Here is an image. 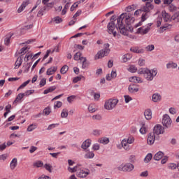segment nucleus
Here are the masks:
<instances>
[{
	"label": "nucleus",
	"instance_id": "nucleus-1",
	"mask_svg": "<svg viewBox=\"0 0 179 179\" xmlns=\"http://www.w3.org/2000/svg\"><path fill=\"white\" fill-rule=\"evenodd\" d=\"M117 22L122 23V24L131 26V24H133V23L135 22V17L127 15V13H122L118 17Z\"/></svg>",
	"mask_w": 179,
	"mask_h": 179
},
{
	"label": "nucleus",
	"instance_id": "nucleus-2",
	"mask_svg": "<svg viewBox=\"0 0 179 179\" xmlns=\"http://www.w3.org/2000/svg\"><path fill=\"white\" fill-rule=\"evenodd\" d=\"M120 101L117 99H109L105 101L104 108L105 110H108V111H111V110H114Z\"/></svg>",
	"mask_w": 179,
	"mask_h": 179
},
{
	"label": "nucleus",
	"instance_id": "nucleus-3",
	"mask_svg": "<svg viewBox=\"0 0 179 179\" xmlns=\"http://www.w3.org/2000/svg\"><path fill=\"white\" fill-rule=\"evenodd\" d=\"M110 44L106 43L104 45V48L101 50L98 51L94 57V59H101V58H104V57H107V55L110 54Z\"/></svg>",
	"mask_w": 179,
	"mask_h": 179
},
{
	"label": "nucleus",
	"instance_id": "nucleus-4",
	"mask_svg": "<svg viewBox=\"0 0 179 179\" xmlns=\"http://www.w3.org/2000/svg\"><path fill=\"white\" fill-rule=\"evenodd\" d=\"M156 75H157V69H147L144 78L145 79H146V80H148V82H152V80L155 79V77L156 76Z\"/></svg>",
	"mask_w": 179,
	"mask_h": 179
},
{
	"label": "nucleus",
	"instance_id": "nucleus-5",
	"mask_svg": "<svg viewBox=\"0 0 179 179\" xmlns=\"http://www.w3.org/2000/svg\"><path fill=\"white\" fill-rule=\"evenodd\" d=\"M134 169H135V166L131 163L122 164L117 167V170H119V171H124L128 173L132 171Z\"/></svg>",
	"mask_w": 179,
	"mask_h": 179
},
{
	"label": "nucleus",
	"instance_id": "nucleus-6",
	"mask_svg": "<svg viewBox=\"0 0 179 179\" xmlns=\"http://www.w3.org/2000/svg\"><path fill=\"white\" fill-rule=\"evenodd\" d=\"M90 176V169L87 168H80L77 171V177L79 178H86Z\"/></svg>",
	"mask_w": 179,
	"mask_h": 179
},
{
	"label": "nucleus",
	"instance_id": "nucleus-7",
	"mask_svg": "<svg viewBox=\"0 0 179 179\" xmlns=\"http://www.w3.org/2000/svg\"><path fill=\"white\" fill-rule=\"evenodd\" d=\"M152 27V24H148L145 26L139 27L137 29L136 34H141V36H145V34H148L149 31H150V29Z\"/></svg>",
	"mask_w": 179,
	"mask_h": 179
},
{
	"label": "nucleus",
	"instance_id": "nucleus-8",
	"mask_svg": "<svg viewBox=\"0 0 179 179\" xmlns=\"http://www.w3.org/2000/svg\"><path fill=\"white\" fill-rule=\"evenodd\" d=\"M171 124H173V120H171L170 115L167 114L164 115L162 118V124L164 127H165V128H170Z\"/></svg>",
	"mask_w": 179,
	"mask_h": 179
},
{
	"label": "nucleus",
	"instance_id": "nucleus-9",
	"mask_svg": "<svg viewBox=\"0 0 179 179\" xmlns=\"http://www.w3.org/2000/svg\"><path fill=\"white\" fill-rule=\"evenodd\" d=\"M154 135H163L164 134V127L161 124H156L153 128Z\"/></svg>",
	"mask_w": 179,
	"mask_h": 179
},
{
	"label": "nucleus",
	"instance_id": "nucleus-10",
	"mask_svg": "<svg viewBox=\"0 0 179 179\" xmlns=\"http://www.w3.org/2000/svg\"><path fill=\"white\" fill-rule=\"evenodd\" d=\"M117 29H119L121 34H123V36H128V30L125 28V24H122V22H117Z\"/></svg>",
	"mask_w": 179,
	"mask_h": 179
},
{
	"label": "nucleus",
	"instance_id": "nucleus-11",
	"mask_svg": "<svg viewBox=\"0 0 179 179\" xmlns=\"http://www.w3.org/2000/svg\"><path fill=\"white\" fill-rule=\"evenodd\" d=\"M108 31L109 34H113L114 37L117 36V31H115V23L111 22L108 24Z\"/></svg>",
	"mask_w": 179,
	"mask_h": 179
},
{
	"label": "nucleus",
	"instance_id": "nucleus-12",
	"mask_svg": "<svg viewBox=\"0 0 179 179\" xmlns=\"http://www.w3.org/2000/svg\"><path fill=\"white\" fill-rule=\"evenodd\" d=\"M155 141H156V136L155 135V133H150L148 134L147 145L152 146V145L155 143Z\"/></svg>",
	"mask_w": 179,
	"mask_h": 179
},
{
	"label": "nucleus",
	"instance_id": "nucleus-13",
	"mask_svg": "<svg viewBox=\"0 0 179 179\" xmlns=\"http://www.w3.org/2000/svg\"><path fill=\"white\" fill-rule=\"evenodd\" d=\"M91 145H92V139L88 138L85 141H83V143L81 145V149H83V150H87V149H89V148H90Z\"/></svg>",
	"mask_w": 179,
	"mask_h": 179
},
{
	"label": "nucleus",
	"instance_id": "nucleus-14",
	"mask_svg": "<svg viewBox=\"0 0 179 179\" xmlns=\"http://www.w3.org/2000/svg\"><path fill=\"white\" fill-rule=\"evenodd\" d=\"M162 15L164 22H171L173 20V16L170 15L166 11L163 10Z\"/></svg>",
	"mask_w": 179,
	"mask_h": 179
},
{
	"label": "nucleus",
	"instance_id": "nucleus-15",
	"mask_svg": "<svg viewBox=\"0 0 179 179\" xmlns=\"http://www.w3.org/2000/svg\"><path fill=\"white\" fill-rule=\"evenodd\" d=\"M152 100L153 103H159L162 101V94L159 93H155L152 96Z\"/></svg>",
	"mask_w": 179,
	"mask_h": 179
},
{
	"label": "nucleus",
	"instance_id": "nucleus-16",
	"mask_svg": "<svg viewBox=\"0 0 179 179\" xmlns=\"http://www.w3.org/2000/svg\"><path fill=\"white\" fill-rule=\"evenodd\" d=\"M129 82L132 83H142V78L138 76H132L129 78Z\"/></svg>",
	"mask_w": 179,
	"mask_h": 179
},
{
	"label": "nucleus",
	"instance_id": "nucleus-17",
	"mask_svg": "<svg viewBox=\"0 0 179 179\" xmlns=\"http://www.w3.org/2000/svg\"><path fill=\"white\" fill-rule=\"evenodd\" d=\"M130 51H131V52H135L136 54H143V52H145V50L138 47H132L130 48Z\"/></svg>",
	"mask_w": 179,
	"mask_h": 179
},
{
	"label": "nucleus",
	"instance_id": "nucleus-18",
	"mask_svg": "<svg viewBox=\"0 0 179 179\" xmlns=\"http://www.w3.org/2000/svg\"><path fill=\"white\" fill-rule=\"evenodd\" d=\"M122 146L123 147V149L127 152H129V150H131V146H129V144L127 143L125 138L122 140Z\"/></svg>",
	"mask_w": 179,
	"mask_h": 179
},
{
	"label": "nucleus",
	"instance_id": "nucleus-19",
	"mask_svg": "<svg viewBox=\"0 0 179 179\" xmlns=\"http://www.w3.org/2000/svg\"><path fill=\"white\" fill-rule=\"evenodd\" d=\"M57 69H58V67H57V66L50 67V68L48 69V70L46 71V75H48V76H50L51 75H54L57 72Z\"/></svg>",
	"mask_w": 179,
	"mask_h": 179
},
{
	"label": "nucleus",
	"instance_id": "nucleus-20",
	"mask_svg": "<svg viewBox=\"0 0 179 179\" xmlns=\"http://www.w3.org/2000/svg\"><path fill=\"white\" fill-rule=\"evenodd\" d=\"M17 166V158H13L10 163V169L11 170H15Z\"/></svg>",
	"mask_w": 179,
	"mask_h": 179
},
{
	"label": "nucleus",
	"instance_id": "nucleus-21",
	"mask_svg": "<svg viewBox=\"0 0 179 179\" xmlns=\"http://www.w3.org/2000/svg\"><path fill=\"white\" fill-rule=\"evenodd\" d=\"M27 5H29V3H27V1H23L17 9V13H22V12L24 11V9H26V6H27Z\"/></svg>",
	"mask_w": 179,
	"mask_h": 179
},
{
	"label": "nucleus",
	"instance_id": "nucleus-22",
	"mask_svg": "<svg viewBox=\"0 0 179 179\" xmlns=\"http://www.w3.org/2000/svg\"><path fill=\"white\" fill-rule=\"evenodd\" d=\"M24 97V94L20 93L17 94L15 100L13 101V104H16L17 103H22V99Z\"/></svg>",
	"mask_w": 179,
	"mask_h": 179
},
{
	"label": "nucleus",
	"instance_id": "nucleus-23",
	"mask_svg": "<svg viewBox=\"0 0 179 179\" xmlns=\"http://www.w3.org/2000/svg\"><path fill=\"white\" fill-rule=\"evenodd\" d=\"M99 143H102V145H108L110 143V138L107 137H102L98 140Z\"/></svg>",
	"mask_w": 179,
	"mask_h": 179
},
{
	"label": "nucleus",
	"instance_id": "nucleus-24",
	"mask_svg": "<svg viewBox=\"0 0 179 179\" xmlns=\"http://www.w3.org/2000/svg\"><path fill=\"white\" fill-rule=\"evenodd\" d=\"M129 92L130 93H136L137 92H139V89L135 85H130L129 86Z\"/></svg>",
	"mask_w": 179,
	"mask_h": 179
},
{
	"label": "nucleus",
	"instance_id": "nucleus-25",
	"mask_svg": "<svg viewBox=\"0 0 179 179\" xmlns=\"http://www.w3.org/2000/svg\"><path fill=\"white\" fill-rule=\"evenodd\" d=\"M177 66H178L177 63H174L173 62H170L166 64L167 69H176V68H177Z\"/></svg>",
	"mask_w": 179,
	"mask_h": 179
},
{
	"label": "nucleus",
	"instance_id": "nucleus-26",
	"mask_svg": "<svg viewBox=\"0 0 179 179\" xmlns=\"http://www.w3.org/2000/svg\"><path fill=\"white\" fill-rule=\"evenodd\" d=\"M145 119L152 120V110L150 109H146L144 112Z\"/></svg>",
	"mask_w": 179,
	"mask_h": 179
},
{
	"label": "nucleus",
	"instance_id": "nucleus-27",
	"mask_svg": "<svg viewBox=\"0 0 179 179\" xmlns=\"http://www.w3.org/2000/svg\"><path fill=\"white\" fill-rule=\"evenodd\" d=\"M164 153L163 152H157L154 156V160H156L157 162H159V160H161L162 157H163Z\"/></svg>",
	"mask_w": 179,
	"mask_h": 179
},
{
	"label": "nucleus",
	"instance_id": "nucleus-28",
	"mask_svg": "<svg viewBox=\"0 0 179 179\" xmlns=\"http://www.w3.org/2000/svg\"><path fill=\"white\" fill-rule=\"evenodd\" d=\"M127 71L131 72V73H136V72H138V68L135 65L131 64L129 66Z\"/></svg>",
	"mask_w": 179,
	"mask_h": 179
},
{
	"label": "nucleus",
	"instance_id": "nucleus-29",
	"mask_svg": "<svg viewBox=\"0 0 179 179\" xmlns=\"http://www.w3.org/2000/svg\"><path fill=\"white\" fill-rule=\"evenodd\" d=\"M22 63H23V60H22V57H17L15 64V69H17V68H19Z\"/></svg>",
	"mask_w": 179,
	"mask_h": 179
},
{
	"label": "nucleus",
	"instance_id": "nucleus-30",
	"mask_svg": "<svg viewBox=\"0 0 179 179\" xmlns=\"http://www.w3.org/2000/svg\"><path fill=\"white\" fill-rule=\"evenodd\" d=\"M94 157V152L93 151L87 152L84 155V159H93Z\"/></svg>",
	"mask_w": 179,
	"mask_h": 179
},
{
	"label": "nucleus",
	"instance_id": "nucleus-31",
	"mask_svg": "<svg viewBox=\"0 0 179 179\" xmlns=\"http://www.w3.org/2000/svg\"><path fill=\"white\" fill-rule=\"evenodd\" d=\"M37 128V124L36 123L31 124L29 126H28L27 131L28 132H32V131H34Z\"/></svg>",
	"mask_w": 179,
	"mask_h": 179
},
{
	"label": "nucleus",
	"instance_id": "nucleus-32",
	"mask_svg": "<svg viewBox=\"0 0 179 179\" xmlns=\"http://www.w3.org/2000/svg\"><path fill=\"white\" fill-rule=\"evenodd\" d=\"M57 87L55 86L50 87L49 88L44 90L43 94H48V93H51L52 92H54Z\"/></svg>",
	"mask_w": 179,
	"mask_h": 179
},
{
	"label": "nucleus",
	"instance_id": "nucleus-33",
	"mask_svg": "<svg viewBox=\"0 0 179 179\" xmlns=\"http://www.w3.org/2000/svg\"><path fill=\"white\" fill-rule=\"evenodd\" d=\"M172 20H173V21L176 22V23H179V11L175 13L172 15Z\"/></svg>",
	"mask_w": 179,
	"mask_h": 179
},
{
	"label": "nucleus",
	"instance_id": "nucleus-34",
	"mask_svg": "<svg viewBox=\"0 0 179 179\" xmlns=\"http://www.w3.org/2000/svg\"><path fill=\"white\" fill-rule=\"evenodd\" d=\"M10 38H12V34H10L6 36V37L4 40L5 45H9L10 44Z\"/></svg>",
	"mask_w": 179,
	"mask_h": 179
},
{
	"label": "nucleus",
	"instance_id": "nucleus-35",
	"mask_svg": "<svg viewBox=\"0 0 179 179\" xmlns=\"http://www.w3.org/2000/svg\"><path fill=\"white\" fill-rule=\"evenodd\" d=\"M43 169H46L49 173H52V166L50 164H45L43 165Z\"/></svg>",
	"mask_w": 179,
	"mask_h": 179
},
{
	"label": "nucleus",
	"instance_id": "nucleus-36",
	"mask_svg": "<svg viewBox=\"0 0 179 179\" xmlns=\"http://www.w3.org/2000/svg\"><path fill=\"white\" fill-rule=\"evenodd\" d=\"M179 9V7L177 8L174 4H171L169 6V12H177Z\"/></svg>",
	"mask_w": 179,
	"mask_h": 179
},
{
	"label": "nucleus",
	"instance_id": "nucleus-37",
	"mask_svg": "<svg viewBox=\"0 0 179 179\" xmlns=\"http://www.w3.org/2000/svg\"><path fill=\"white\" fill-rule=\"evenodd\" d=\"M126 141H127L129 145H132V143H134L135 142V137L131 136H129L127 138H124Z\"/></svg>",
	"mask_w": 179,
	"mask_h": 179
},
{
	"label": "nucleus",
	"instance_id": "nucleus-38",
	"mask_svg": "<svg viewBox=\"0 0 179 179\" xmlns=\"http://www.w3.org/2000/svg\"><path fill=\"white\" fill-rule=\"evenodd\" d=\"M74 59L75 61H80L83 57H82V53L80 52H78L77 53L75 54L74 55Z\"/></svg>",
	"mask_w": 179,
	"mask_h": 179
},
{
	"label": "nucleus",
	"instance_id": "nucleus-39",
	"mask_svg": "<svg viewBox=\"0 0 179 179\" xmlns=\"http://www.w3.org/2000/svg\"><path fill=\"white\" fill-rule=\"evenodd\" d=\"M80 61L82 62L83 69H85V68H87V63L86 62V61H87L86 57H81Z\"/></svg>",
	"mask_w": 179,
	"mask_h": 179
},
{
	"label": "nucleus",
	"instance_id": "nucleus-40",
	"mask_svg": "<svg viewBox=\"0 0 179 179\" xmlns=\"http://www.w3.org/2000/svg\"><path fill=\"white\" fill-rule=\"evenodd\" d=\"M148 70V68H141L138 70H137V73L138 75H145L146 74V71Z\"/></svg>",
	"mask_w": 179,
	"mask_h": 179
},
{
	"label": "nucleus",
	"instance_id": "nucleus-41",
	"mask_svg": "<svg viewBox=\"0 0 179 179\" xmlns=\"http://www.w3.org/2000/svg\"><path fill=\"white\" fill-rule=\"evenodd\" d=\"M57 127H59V123L51 124L48 127L47 131H51V129H54V128H57Z\"/></svg>",
	"mask_w": 179,
	"mask_h": 179
},
{
	"label": "nucleus",
	"instance_id": "nucleus-42",
	"mask_svg": "<svg viewBox=\"0 0 179 179\" xmlns=\"http://www.w3.org/2000/svg\"><path fill=\"white\" fill-rule=\"evenodd\" d=\"M69 69V67L67 65H64L60 69V73H62L63 75H65V73L68 72Z\"/></svg>",
	"mask_w": 179,
	"mask_h": 179
},
{
	"label": "nucleus",
	"instance_id": "nucleus-43",
	"mask_svg": "<svg viewBox=\"0 0 179 179\" xmlns=\"http://www.w3.org/2000/svg\"><path fill=\"white\" fill-rule=\"evenodd\" d=\"M82 79H85V76H77V77H75L73 79V83H78V82H80V80H82Z\"/></svg>",
	"mask_w": 179,
	"mask_h": 179
},
{
	"label": "nucleus",
	"instance_id": "nucleus-44",
	"mask_svg": "<svg viewBox=\"0 0 179 179\" xmlns=\"http://www.w3.org/2000/svg\"><path fill=\"white\" fill-rule=\"evenodd\" d=\"M29 50H30V48H29V46H24L20 50V54H21L22 55H24L26 52L29 51Z\"/></svg>",
	"mask_w": 179,
	"mask_h": 179
},
{
	"label": "nucleus",
	"instance_id": "nucleus-45",
	"mask_svg": "<svg viewBox=\"0 0 179 179\" xmlns=\"http://www.w3.org/2000/svg\"><path fill=\"white\" fill-rule=\"evenodd\" d=\"M97 109H96V106L93 104H90L88 106L89 113H96Z\"/></svg>",
	"mask_w": 179,
	"mask_h": 179
},
{
	"label": "nucleus",
	"instance_id": "nucleus-46",
	"mask_svg": "<svg viewBox=\"0 0 179 179\" xmlns=\"http://www.w3.org/2000/svg\"><path fill=\"white\" fill-rule=\"evenodd\" d=\"M152 153H148L144 159L145 163H149L152 160Z\"/></svg>",
	"mask_w": 179,
	"mask_h": 179
},
{
	"label": "nucleus",
	"instance_id": "nucleus-47",
	"mask_svg": "<svg viewBox=\"0 0 179 179\" xmlns=\"http://www.w3.org/2000/svg\"><path fill=\"white\" fill-rule=\"evenodd\" d=\"M101 134H102V131L100 129H94L92 131V135H94V136H100Z\"/></svg>",
	"mask_w": 179,
	"mask_h": 179
},
{
	"label": "nucleus",
	"instance_id": "nucleus-48",
	"mask_svg": "<svg viewBox=\"0 0 179 179\" xmlns=\"http://www.w3.org/2000/svg\"><path fill=\"white\" fill-rule=\"evenodd\" d=\"M62 118H66L68 117V109H63L61 113Z\"/></svg>",
	"mask_w": 179,
	"mask_h": 179
},
{
	"label": "nucleus",
	"instance_id": "nucleus-49",
	"mask_svg": "<svg viewBox=\"0 0 179 179\" xmlns=\"http://www.w3.org/2000/svg\"><path fill=\"white\" fill-rule=\"evenodd\" d=\"M33 93H34V90H30L25 91V92L22 93V94H24V96H25L26 97H29V96L33 94Z\"/></svg>",
	"mask_w": 179,
	"mask_h": 179
},
{
	"label": "nucleus",
	"instance_id": "nucleus-50",
	"mask_svg": "<svg viewBox=\"0 0 179 179\" xmlns=\"http://www.w3.org/2000/svg\"><path fill=\"white\" fill-rule=\"evenodd\" d=\"M30 83V80H27L24 83H23L17 89V90L20 89H24V87H26Z\"/></svg>",
	"mask_w": 179,
	"mask_h": 179
},
{
	"label": "nucleus",
	"instance_id": "nucleus-51",
	"mask_svg": "<svg viewBox=\"0 0 179 179\" xmlns=\"http://www.w3.org/2000/svg\"><path fill=\"white\" fill-rule=\"evenodd\" d=\"M34 167L40 168V167H43L44 163L41 161H37L34 164Z\"/></svg>",
	"mask_w": 179,
	"mask_h": 179
},
{
	"label": "nucleus",
	"instance_id": "nucleus-52",
	"mask_svg": "<svg viewBox=\"0 0 179 179\" xmlns=\"http://www.w3.org/2000/svg\"><path fill=\"white\" fill-rule=\"evenodd\" d=\"M132 58V57L131 56V55L129 54H126L123 56L122 59L124 62H127V61H129V59Z\"/></svg>",
	"mask_w": 179,
	"mask_h": 179
},
{
	"label": "nucleus",
	"instance_id": "nucleus-53",
	"mask_svg": "<svg viewBox=\"0 0 179 179\" xmlns=\"http://www.w3.org/2000/svg\"><path fill=\"white\" fill-rule=\"evenodd\" d=\"M44 115H50L51 114V108L47 107L43 110Z\"/></svg>",
	"mask_w": 179,
	"mask_h": 179
},
{
	"label": "nucleus",
	"instance_id": "nucleus-54",
	"mask_svg": "<svg viewBox=\"0 0 179 179\" xmlns=\"http://www.w3.org/2000/svg\"><path fill=\"white\" fill-rule=\"evenodd\" d=\"M67 170L69 171V173H76V171H78V166H76L73 168L69 166Z\"/></svg>",
	"mask_w": 179,
	"mask_h": 179
},
{
	"label": "nucleus",
	"instance_id": "nucleus-55",
	"mask_svg": "<svg viewBox=\"0 0 179 179\" xmlns=\"http://www.w3.org/2000/svg\"><path fill=\"white\" fill-rule=\"evenodd\" d=\"M124 101L127 104H128V103H129V101H132V97H131V96H129V95H124Z\"/></svg>",
	"mask_w": 179,
	"mask_h": 179
},
{
	"label": "nucleus",
	"instance_id": "nucleus-56",
	"mask_svg": "<svg viewBox=\"0 0 179 179\" xmlns=\"http://www.w3.org/2000/svg\"><path fill=\"white\" fill-rule=\"evenodd\" d=\"M92 120L94 121H101L102 117L100 115H94L92 116Z\"/></svg>",
	"mask_w": 179,
	"mask_h": 179
},
{
	"label": "nucleus",
	"instance_id": "nucleus-57",
	"mask_svg": "<svg viewBox=\"0 0 179 179\" xmlns=\"http://www.w3.org/2000/svg\"><path fill=\"white\" fill-rule=\"evenodd\" d=\"M140 134H141V135H145L146 134V127L145 126V124H143L140 130H139Z\"/></svg>",
	"mask_w": 179,
	"mask_h": 179
},
{
	"label": "nucleus",
	"instance_id": "nucleus-58",
	"mask_svg": "<svg viewBox=\"0 0 179 179\" xmlns=\"http://www.w3.org/2000/svg\"><path fill=\"white\" fill-rule=\"evenodd\" d=\"M149 18V14L148 13H143L141 16V20L142 22H145L146 20Z\"/></svg>",
	"mask_w": 179,
	"mask_h": 179
},
{
	"label": "nucleus",
	"instance_id": "nucleus-59",
	"mask_svg": "<svg viewBox=\"0 0 179 179\" xmlns=\"http://www.w3.org/2000/svg\"><path fill=\"white\" fill-rule=\"evenodd\" d=\"M168 168L170 170H176V169H177V164H176L175 163H171L168 165Z\"/></svg>",
	"mask_w": 179,
	"mask_h": 179
},
{
	"label": "nucleus",
	"instance_id": "nucleus-60",
	"mask_svg": "<svg viewBox=\"0 0 179 179\" xmlns=\"http://www.w3.org/2000/svg\"><path fill=\"white\" fill-rule=\"evenodd\" d=\"M147 8L148 9L149 12H150V10H152V9H153L155 8V6H153V4H152L150 2H147L145 3Z\"/></svg>",
	"mask_w": 179,
	"mask_h": 179
},
{
	"label": "nucleus",
	"instance_id": "nucleus-61",
	"mask_svg": "<svg viewBox=\"0 0 179 179\" xmlns=\"http://www.w3.org/2000/svg\"><path fill=\"white\" fill-rule=\"evenodd\" d=\"M8 154H2L0 155V162H5L8 159Z\"/></svg>",
	"mask_w": 179,
	"mask_h": 179
},
{
	"label": "nucleus",
	"instance_id": "nucleus-62",
	"mask_svg": "<svg viewBox=\"0 0 179 179\" xmlns=\"http://www.w3.org/2000/svg\"><path fill=\"white\" fill-rule=\"evenodd\" d=\"M145 50L147 51H153V50H155V45L153 44H151V45H148L146 48H145Z\"/></svg>",
	"mask_w": 179,
	"mask_h": 179
},
{
	"label": "nucleus",
	"instance_id": "nucleus-63",
	"mask_svg": "<svg viewBox=\"0 0 179 179\" xmlns=\"http://www.w3.org/2000/svg\"><path fill=\"white\" fill-rule=\"evenodd\" d=\"M54 22L58 24L62 22V18H61L59 16L55 17Z\"/></svg>",
	"mask_w": 179,
	"mask_h": 179
},
{
	"label": "nucleus",
	"instance_id": "nucleus-64",
	"mask_svg": "<svg viewBox=\"0 0 179 179\" xmlns=\"http://www.w3.org/2000/svg\"><path fill=\"white\" fill-rule=\"evenodd\" d=\"M145 59H138V65L139 66H145Z\"/></svg>",
	"mask_w": 179,
	"mask_h": 179
}]
</instances>
